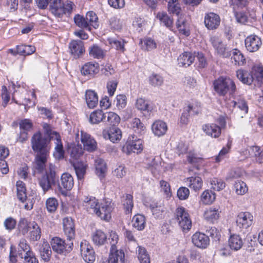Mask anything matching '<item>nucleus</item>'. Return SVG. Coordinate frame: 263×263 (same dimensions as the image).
<instances>
[{
    "mask_svg": "<svg viewBox=\"0 0 263 263\" xmlns=\"http://www.w3.org/2000/svg\"><path fill=\"white\" fill-rule=\"evenodd\" d=\"M32 222L28 221L25 218L20 219L18 223V229L19 232L24 236L28 234L31 228Z\"/></svg>",
    "mask_w": 263,
    "mask_h": 263,
    "instance_id": "f704fd0d",
    "label": "nucleus"
},
{
    "mask_svg": "<svg viewBox=\"0 0 263 263\" xmlns=\"http://www.w3.org/2000/svg\"><path fill=\"white\" fill-rule=\"evenodd\" d=\"M113 209L114 203L111 199H103L100 205V218L105 221H109L111 218Z\"/></svg>",
    "mask_w": 263,
    "mask_h": 263,
    "instance_id": "0eeeda50",
    "label": "nucleus"
},
{
    "mask_svg": "<svg viewBox=\"0 0 263 263\" xmlns=\"http://www.w3.org/2000/svg\"><path fill=\"white\" fill-rule=\"evenodd\" d=\"M220 23L219 16L213 12H210L205 14L204 17V24L209 30H213L218 28Z\"/></svg>",
    "mask_w": 263,
    "mask_h": 263,
    "instance_id": "f3484780",
    "label": "nucleus"
},
{
    "mask_svg": "<svg viewBox=\"0 0 263 263\" xmlns=\"http://www.w3.org/2000/svg\"><path fill=\"white\" fill-rule=\"evenodd\" d=\"M149 84L153 87H159L161 86L164 82L163 78L160 74L153 73L148 77Z\"/></svg>",
    "mask_w": 263,
    "mask_h": 263,
    "instance_id": "c9c22d12",
    "label": "nucleus"
},
{
    "mask_svg": "<svg viewBox=\"0 0 263 263\" xmlns=\"http://www.w3.org/2000/svg\"><path fill=\"white\" fill-rule=\"evenodd\" d=\"M114 176L118 178H123L126 174V168L123 164H118L112 172Z\"/></svg>",
    "mask_w": 263,
    "mask_h": 263,
    "instance_id": "5fc2aeb1",
    "label": "nucleus"
},
{
    "mask_svg": "<svg viewBox=\"0 0 263 263\" xmlns=\"http://www.w3.org/2000/svg\"><path fill=\"white\" fill-rule=\"evenodd\" d=\"M236 76L244 84L250 85L253 82V77H251V74L247 70H238L236 71Z\"/></svg>",
    "mask_w": 263,
    "mask_h": 263,
    "instance_id": "2f4dec72",
    "label": "nucleus"
},
{
    "mask_svg": "<svg viewBox=\"0 0 263 263\" xmlns=\"http://www.w3.org/2000/svg\"><path fill=\"white\" fill-rule=\"evenodd\" d=\"M74 20L76 24L80 28H87L89 27L90 25L88 20L79 14H77L74 17Z\"/></svg>",
    "mask_w": 263,
    "mask_h": 263,
    "instance_id": "603ef678",
    "label": "nucleus"
},
{
    "mask_svg": "<svg viewBox=\"0 0 263 263\" xmlns=\"http://www.w3.org/2000/svg\"><path fill=\"white\" fill-rule=\"evenodd\" d=\"M53 140H55V143L56 145L55 147V151L53 153L54 156L59 159H62L64 158V151L63 150V147L60 136H59L58 138H55Z\"/></svg>",
    "mask_w": 263,
    "mask_h": 263,
    "instance_id": "ea45409f",
    "label": "nucleus"
},
{
    "mask_svg": "<svg viewBox=\"0 0 263 263\" xmlns=\"http://www.w3.org/2000/svg\"><path fill=\"white\" fill-rule=\"evenodd\" d=\"M234 187L236 193L238 195H243L248 191V187L243 181H236L234 184Z\"/></svg>",
    "mask_w": 263,
    "mask_h": 263,
    "instance_id": "13d9d810",
    "label": "nucleus"
},
{
    "mask_svg": "<svg viewBox=\"0 0 263 263\" xmlns=\"http://www.w3.org/2000/svg\"><path fill=\"white\" fill-rule=\"evenodd\" d=\"M100 122L106 123L110 126H116L120 121V117L114 112H103L100 110Z\"/></svg>",
    "mask_w": 263,
    "mask_h": 263,
    "instance_id": "f8f14e48",
    "label": "nucleus"
},
{
    "mask_svg": "<svg viewBox=\"0 0 263 263\" xmlns=\"http://www.w3.org/2000/svg\"><path fill=\"white\" fill-rule=\"evenodd\" d=\"M67 151L70 157L75 160L78 159L83 153L81 146L74 144L69 145Z\"/></svg>",
    "mask_w": 263,
    "mask_h": 263,
    "instance_id": "7c9ffc66",
    "label": "nucleus"
},
{
    "mask_svg": "<svg viewBox=\"0 0 263 263\" xmlns=\"http://www.w3.org/2000/svg\"><path fill=\"white\" fill-rule=\"evenodd\" d=\"M195 54L190 52H184L178 58V64L180 66L187 67L191 65L194 61Z\"/></svg>",
    "mask_w": 263,
    "mask_h": 263,
    "instance_id": "4be33fe9",
    "label": "nucleus"
},
{
    "mask_svg": "<svg viewBox=\"0 0 263 263\" xmlns=\"http://www.w3.org/2000/svg\"><path fill=\"white\" fill-rule=\"evenodd\" d=\"M135 106L138 110L141 111H149L152 110L148 102L142 98L137 99Z\"/></svg>",
    "mask_w": 263,
    "mask_h": 263,
    "instance_id": "a18cd8bd",
    "label": "nucleus"
},
{
    "mask_svg": "<svg viewBox=\"0 0 263 263\" xmlns=\"http://www.w3.org/2000/svg\"><path fill=\"white\" fill-rule=\"evenodd\" d=\"M51 245L52 250L59 254H61L64 251L69 252L72 250L73 241H68L66 243L64 240L59 237H54L52 239Z\"/></svg>",
    "mask_w": 263,
    "mask_h": 263,
    "instance_id": "6e6552de",
    "label": "nucleus"
},
{
    "mask_svg": "<svg viewBox=\"0 0 263 263\" xmlns=\"http://www.w3.org/2000/svg\"><path fill=\"white\" fill-rule=\"evenodd\" d=\"M39 250L41 258L45 262L49 261L52 253L49 243L47 241H44L40 245Z\"/></svg>",
    "mask_w": 263,
    "mask_h": 263,
    "instance_id": "b1692460",
    "label": "nucleus"
},
{
    "mask_svg": "<svg viewBox=\"0 0 263 263\" xmlns=\"http://www.w3.org/2000/svg\"><path fill=\"white\" fill-rule=\"evenodd\" d=\"M81 140L83 144L84 149L88 152H93L97 147V143L88 134L81 131Z\"/></svg>",
    "mask_w": 263,
    "mask_h": 263,
    "instance_id": "2eb2a0df",
    "label": "nucleus"
},
{
    "mask_svg": "<svg viewBox=\"0 0 263 263\" xmlns=\"http://www.w3.org/2000/svg\"><path fill=\"white\" fill-rule=\"evenodd\" d=\"M142 48L145 50H151L156 48V43L155 41L150 37L145 38L141 40Z\"/></svg>",
    "mask_w": 263,
    "mask_h": 263,
    "instance_id": "c03bdc74",
    "label": "nucleus"
},
{
    "mask_svg": "<svg viewBox=\"0 0 263 263\" xmlns=\"http://www.w3.org/2000/svg\"><path fill=\"white\" fill-rule=\"evenodd\" d=\"M192 242L196 247L205 249L209 245L210 239L209 237L202 233H196L192 236Z\"/></svg>",
    "mask_w": 263,
    "mask_h": 263,
    "instance_id": "a211bd4d",
    "label": "nucleus"
},
{
    "mask_svg": "<svg viewBox=\"0 0 263 263\" xmlns=\"http://www.w3.org/2000/svg\"><path fill=\"white\" fill-rule=\"evenodd\" d=\"M124 200L123 201V209L126 214H129L132 213L134 206L133 197L130 194H126L123 197Z\"/></svg>",
    "mask_w": 263,
    "mask_h": 263,
    "instance_id": "58836bf2",
    "label": "nucleus"
},
{
    "mask_svg": "<svg viewBox=\"0 0 263 263\" xmlns=\"http://www.w3.org/2000/svg\"><path fill=\"white\" fill-rule=\"evenodd\" d=\"M32 150L36 155H49L50 150V140L40 132L33 134L31 139Z\"/></svg>",
    "mask_w": 263,
    "mask_h": 263,
    "instance_id": "f257e3e1",
    "label": "nucleus"
},
{
    "mask_svg": "<svg viewBox=\"0 0 263 263\" xmlns=\"http://www.w3.org/2000/svg\"><path fill=\"white\" fill-rule=\"evenodd\" d=\"M73 5L71 2L64 4L61 0H52L50 3V11L55 16L62 17L64 14L71 13Z\"/></svg>",
    "mask_w": 263,
    "mask_h": 263,
    "instance_id": "7ed1b4c3",
    "label": "nucleus"
},
{
    "mask_svg": "<svg viewBox=\"0 0 263 263\" xmlns=\"http://www.w3.org/2000/svg\"><path fill=\"white\" fill-rule=\"evenodd\" d=\"M69 50L70 53L74 58L81 57L85 52L84 43L80 40H73L69 43Z\"/></svg>",
    "mask_w": 263,
    "mask_h": 263,
    "instance_id": "4468645a",
    "label": "nucleus"
},
{
    "mask_svg": "<svg viewBox=\"0 0 263 263\" xmlns=\"http://www.w3.org/2000/svg\"><path fill=\"white\" fill-rule=\"evenodd\" d=\"M204 217L208 221L216 220L219 217L218 211L215 208H210L204 212Z\"/></svg>",
    "mask_w": 263,
    "mask_h": 263,
    "instance_id": "49530a36",
    "label": "nucleus"
},
{
    "mask_svg": "<svg viewBox=\"0 0 263 263\" xmlns=\"http://www.w3.org/2000/svg\"><path fill=\"white\" fill-rule=\"evenodd\" d=\"M143 149L142 141L134 135H131L124 147V149L127 150V153L130 154L132 152L138 154L140 153Z\"/></svg>",
    "mask_w": 263,
    "mask_h": 263,
    "instance_id": "1a4fd4ad",
    "label": "nucleus"
},
{
    "mask_svg": "<svg viewBox=\"0 0 263 263\" xmlns=\"http://www.w3.org/2000/svg\"><path fill=\"white\" fill-rule=\"evenodd\" d=\"M35 51L34 46L21 45L17 46V53L22 55H28L33 53Z\"/></svg>",
    "mask_w": 263,
    "mask_h": 263,
    "instance_id": "37998d69",
    "label": "nucleus"
},
{
    "mask_svg": "<svg viewBox=\"0 0 263 263\" xmlns=\"http://www.w3.org/2000/svg\"><path fill=\"white\" fill-rule=\"evenodd\" d=\"M58 180L55 171L50 170L39 178V183L44 193L51 189L52 186L55 185Z\"/></svg>",
    "mask_w": 263,
    "mask_h": 263,
    "instance_id": "20e7f679",
    "label": "nucleus"
},
{
    "mask_svg": "<svg viewBox=\"0 0 263 263\" xmlns=\"http://www.w3.org/2000/svg\"><path fill=\"white\" fill-rule=\"evenodd\" d=\"M175 218L183 230H188L191 229L192 222L189 213L183 207L181 206L176 209Z\"/></svg>",
    "mask_w": 263,
    "mask_h": 263,
    "instance_id": "423d86ee",
    "label": "nucleus"
},
{
    "mask_svg": "<svg viewBox=\"0 0 263 263\" xmlns=\"http://www.w3.org/2000/svg\"><path fill=\"white\" fill-rule=\"evenodd\" d=\"M243 245V242L239 235H231L229 240V246L235 251L239 250Z\"/></svg>",
    "mask_w": 263,
    "mask_h": 263,
    "instance_id": "473e14b6",
    "label": "nucleus"
},
{
    "mask_svg": "<svg viewBox=\"0 0 263 263\" xmlns=\"http://www.w3.org/2000/svg\"><path fill=\"white\" fill-rule=\"evenodd\" d=\"M153 134L157 137L164 135L167 130V126L165 122L161 120H157L152 125Z\"/></svg>",
    "mask_w": 263,
    "mask_h": 263,
    "instance_id": "aec40b11",
    "label": "nucleus"
},
{
    "mask_svg": "<svg viewBox=\"0 0 263 263\" xmlns=\"http://www.w3.org/2000/svg\"><path fill=\"white\" fill-rule=\"evenodd\" d=\"M251 76L253 77V82L257 81V84L260 85L263 80L262 67L259 65L254 66Z\"/></svg>",
    "mask_w": 263,
    "mask_h": 263,
    "instance_id": "72a5a7b5",
    "label": "nucleus"
},
{
    "mask_svg": "<svg viewBox=\"0 0 263 263\" xmlns=\"http://www.w3.org/2000/svg\"><path fill=\"white\" fill-rule=\"evenodd\" d=\"M214 90L220 96H224L228 92L233 94L236 90L234 82L229 77H220L213 82Z\"/></svg>",
    "mask_w": 263,
    "mask_h": 263,
    "instance_id": "f03ea898",
    "label": "nucleus"
},
{
    "mask_svg": "<svg viewBox=\"0 0 263 263\" xmlns=\"http://www.w3.org/2000/svg\"><path fill=\"white\" fill-rule=\"evenodd\" d=\"M98 64L91 62L86 63L81 68V73L84 76H93L98 71Z\"/></svg>",
    "mask_w": 263,
    "mask_h": 263,
    "instance_id": "5701e85b",
    "label": "nucleus"
},
{
    "mask_svg": "<svg viewBox=\"0 0 263 263\" xmlns=\"http://www.w3.org/2000/svg\"><path fill=\"white\" fill-rule=\"evenodd\" d=\"M43 128L45 133L48 136V137L50 140H53L55 138H58L60 135L56 132L52 131L51 127L47 124H44L43 125Z\"/></svg>",
    "mask_w": 263,
    "mask_h": 263,
    "instance_id": "0e129e2a",
    "label": "nucleus"
},
{
    "mask_svg": "<svg viewBox=\"0 0 263 263\" xmlns=\"http://www.w3.org/2000/svg\"><path fill=\"white\" fill-rule=\"evenodd\" d=\"M262 42L260 37L255 35H251L245 40V46L250 52H255L260 47Z\"/></svg>",
    "mask_w": 263,
    "mask_h": 263,
    "instance_id": "dca6fc26",
    "label": "nucleus"
},
{
    "mask_svg": "<svg viewBox=\"0 0 263 263\" xmlns=\"http://www.w3.org/2000/svg\"><path fill=\"white\" fill-rule=\"evenodd\" d=\"M124 253L122 250L110 249L108 258V263H123L124 261Z\"/></svg>",
    "mask_w": 263,
    "mask_h": 263,
    "instance_id": "412c9836",
    "label": "nucleus"
},
{
    "mask_svg": "<svg viewBox=\"0 0 263 263\" xmlns=\"http://www.w3.org/2000/svg\"><path fill=\"white\" fill-rule=\"evenodd\" d=\"M185 182L190 188L195 191L199 190L202 185V180L198 176L188 177L186 179Z\"/></svg>",
    "mask_w": 263,
    "mask_h": 263,
    "instance_id": "bb28decb",
    "label": "nucleus"
},
{
    "mask_svg": "<svg viewBox=\"0 0 263 263\" xmlns=\"http://www.w3.org/2000/svg\"><path fill=\"white\" fill-rule=\"evenodd\" d=\"M202 129L206 135L215 138L218 137L221 132L220 127L214 123L204 124Z\"/></svg>",
    "mask_w": 263,
    "mask_h": 263,
    "instance_id": "6ab92c4d",
    "label": "nucleus"
},
{
    "mask_svg": "<svg viewBox=\"0 0 263 263\" xmlns=\"http://www.w3.org/2000/svg\"><path fill=\"white\" fill-rule=\"evenodd\" d=\"M231 103L233 107L237 106L238 107L246 114L248 111V107L246 101L243 99H238L237 101H233Z\"/></svg>",
    "mask_w": 263,
    "mask_h": 263,
    "instance_id": "e2e57ef3",
    "label": "nucleus"
},
{
    "mask_svg": "<svg viewBox=\"0 0 263 263\" xmlns=\"http://www.w3.org/2000/svg\"><path fill=\"white\" fill-rule=\"evenodd\" d=\"M102 136L105 139L116 143L121 140L122 132L116 126H110L103 130Z\"/></svg>",
    "mask_w": 263,
    "mask_h": 263,
    "instance_id": "9d476101",
    "label": "nucleus"
},
{
    "mask_svg": "<svg viewBox=\"0 0 263 263\" xmlns=\"http://www.w3.org/2000/svg\"><path fill=\"white\" fill-rule=\"evenodd\" d=\"M157 18L166 27L171 29L173 24V19L164 12H159L157 14Z\"/></svg>",
    "mask_w": 263,
    "mask_h": 263,
    "instance_id": "e433bc0d",
    "label": "nucleus"
},
{
    "mask_svg": "<svg viewBox=\"0 0 263 263\" xmlns=\"http://www.w3.org/2000/svg\"><path fill=\"white\" fill-rule=\"evenodd\" d=\"M145 218L143 215H135L132 219V225L139 231L143 230L145 227Z\"/></svg>",
    "mask_w": 263,
    "mask_h": 263,
    "instance_id": "c85d7f7f",
    "label": "nucleus"
},
{
    "mask_svg": "<svg viewBox=\"0 0 263 263\" xmlns=\"http://www.w3.org/2000/svg\"><path fill=\"white\" fill-rule=\"evenodd\" d=\"M236 221L240 229H247L252 224L253 216L248 212H241L237 215Z\"/></svg>",
    "mask_w": 263,
    "mask_h": 263,
    "instance_id": "9b49d317",
    "label": "nucleus"
},
{
    "mask_svg": "<svg viewBox=\"0 0 263 263\" xmlns=\"http://www.w3.org/2000/svg\"><path fill=\"white\" fill-rule=\"evenodd\" d=\"M147 168L151 170L153 174L157 172L160 168V165L156 161V158L154 156L146 157Z\"/></svg>",
    "mask_w": 263,
    "mask_h": 263,
    "instance_id": "79ce46f5",
    "label": "nucleus"
},
{
    "mask_svg": "<svg viewBox=\"0 0 263 263\" xmlns=\"http://www.w3.org/2000/svg\"><path fill=\"white\" fill-rule=\"evenodd\" d=\"M90 249H93L88 241L83 240L80 243V251L82 257L86 258V254L90 252Z\"/></svg>",
    "mask_w": 263,
    "mask_h": 263,
    "instance_id": "052dcab7",
    "label": "nucleus"
},
{
    "mask_svg": "<svg viewBox=\"0 0 263 263\" xmlns=\"http://www.w3.org/2000/svg\"><path fill=\"white\" fill-rule=\"evenodd\" d=\"M31 251L30 246L27 243L26 240L25 239H22L20 240L18 246V255L20 257H23L24 253H26Z\"/></svg>",
    "mask_w": 263,
    "mask_h": 263,
    "instance_id": "de8ad7c7",
    "label": "nucleus"
},
{
    "mask_svg": "<svg viewBox=\"0 0 263 263\" xmlns=\"http://www.w3.org/2000/svg\"><path fill=\"white\" fill-rule=\"evenodd\" d=\"M59 203L58 200L53 197L49 198L47 199L46 202V206L47 210L49 213H53L54 212L58 206Z\"/></svg>",
    "mask_w": 263,
    "mask_h": 263,
    "instance_id": "8fccbe9b",
    "label": "nucleus"
},
{
    "mask_svg": "<svg viewBox=\"0 0 263 263\" xmlns=\"http://www.w3.org/2000/svg\"><path fill=\"white\" fill-rule=\"evenodd\" d=\"M73 167L79 180H82L84 178L86 173V167L82 163H77L73 165Z\"/></svg>",
    "mask_w": 263,
    "mask_h": 263,
    "instance_id": "3c124183",
    "label": "nucleus"
},
{
    "mask_svg": "<svg viewBox=\"0 0 263 263\" xmlns=\"http://www.w3.org/2000/svg\"><path fill=\"white\" fill-rule=\"evenodd\" d=\"M249 154L251 157H255L256 161L259 163L258 159L262 154V151L260 152V148L257 146H253L250 147Z\"/></svg>",
    "mask_w": 263,
    "mask_h": 263,
    "instance_id": "338daca9",
    "label": "nucleus"
},
{
    "mask_svg": "<svg viewBox=\"0 0 263 263\" xmlns=\"http://www.w3.org/2000/svg\"><path fill=\"white\" fill-rule=\"evenodd\" d=\"M136 251L140 263L151 262L149 256L144 247L138 246Z\"/></svg>",
    "mask_w": 263,
    "mask_h": 263,
    "instance_id": "a19ab883",
    "label": "nucleus"
},
{
    "mask_svg": "<svg viewBox=\"0 0 263 263\" xmlns=\"http://www.w3.org/2000/svg\"><path fill=\"white\" fill-rule=\"evenodd\" d=\"M210 42L218 55L223 58H228L231 55L230 51L227 45L218 36H212L210 39Z\"/></svg>",
    "mask_w": 263,
    "mask_h": 263,
    "instance_id": "39448f33",
    "label": "nucleus"
},
{
    "mask_svg": "<svg viewBox=\"0 0 263 263\" xmlns=\"http://www.w3.org/2000/svg\"><path fill=\"white\" fill-rule=\"evenodd\" d=\"M23 258L24 263H38V260L35 257V254L31 250L23 255Z\"/></svg>",
    "mask_w": 263,
    "mask_h": 263,
    "instance_id": "4d7b16f0",
    "label": "nucleus"
},
{
    "mask_svg": "<svg viewBox=\"0 0 263 263\" xmlns=\"http://www.w3.org/2000/svg\"><path fill=\"white\" fill-rule=\"evenodd\" d=\"M211 185L214 190L219 191L225 187L226 183L221 179L214 178L211 181Z\"/></svg>",
    "mask_w": 263,
    "mask_h": 263,
    "instance_id": "6e6d98bb",
    "label": "nucleus"
},
{
    "mask_svg": "<svg viewBox=\"0 0 263 263\" xmlns=\"http://www.w3.org/2000/svg\"><path fill=\"white\" fill-rule=\"evenodd\" d=\"M17 197L22 202L27 200L26 189L25 183L22 181H17L16 183Z\"/></svg>",
    "mask_w": 263,
    "mask_h": 263,
    "instance_id": "c756f323",
    "label": "nucleus"
},
{
    "mask_svg": "<svg viewBox=\"0 0 263 263\" xmlns=\"http://www.w3.org/2000/svg\"><path fill=\"white\" fill-rule=\"evenodd\" d=\"M86 18L88 20L89 25L95 28H97L99 26L97 23V20L98 19V16L93 11H88L86 13Z\"/></svg>",
    "mask_w": 263,
    "mask_h": 263,
    "instance_id": "864d4df0",
    "label": "nucleus"
},
{
    "mask_svg": "<svg viewBox=\"0 0 263 263\" xmlns=\"http://www.w3.org/2000/svg\"><path fill=\"white\" fill-rule=\"evenodd\" d=\"M131 127L137 133L142 134L145 127L139 118H134L131 122Z\"/></svg>",
    "mask_w": 263,
    "mask_h": 263,
    "instance_id": "09e8293b",
    "label": "nucleus"
},
{
    "mask_svg": "<svg viewBox=\"0 0 263 263\" xmlns=\"http://www.w3.org/2000/svg\"><path fill=\"white\" fill-rule=\"evenodd\" d=\"M215 199L214 195H212L211 192L205 191L201 196V200L205 204H209L212 203Z\"/></svg>",
    "mask_w": 263,
    "mask_h": 263,
    "instance_id": "bf43d9fd",
    "label": "nucleus"
},
{
    "mask_svg": "<svg viewBox=\"0 0 263 263\" xmlns=\"http://www.w3.org/2000/svg\"><path fill=\"white\" fill-rule=\"evenodd\" d=\"M20 128L21 130H25L28 132L32 127V123L31 121L28 119L22 120L20 123Z\"/></svg>",
    "mask_w": 263,
    "mask_h": 263,
    "instance_id": "774afa93",
    "label": "nucleus"
},
{
    "mask_svg": "<svg viewBox=\"0 0 263 263\" xmlns=\"http://www.w3.org/2000/svg\"><path fill=\"white\" fill-rule=\"evenodd\" d=\"M232 59L235 61V64L242 65L245 62L246 59L240 51L235 49L233 51Z\"/></svg>",
    "mask_w": 263,
    "mask_h": 263,
    "instance_id": "680f3d73",
    "label": "nucleus"
},
{
    "mask_svg": "<svg viewBox=\"0 0 263 263\" xmlns=\"http://www.w3.org/2000/svg\"><path fill=\"white\" fill-rule=\"evenodd\" d=\"M16 224V220L12 217L7 218L4 221V226L5 229L9 231H11L14 229Z\"/></svg>",
    "mask_w": 263,
    "mask_h": 263,
    "instance_id": "69168bd1",
    "label": "nucleus"
},
{
    "mask_svg": "<svg viewBox=\"0 0 263 263\" xmlns=\"http://www.w3.org/2000/svg\"><path fill=\"white\" fill-rule=\"evenodd\" d=\"M167 3V9L170 13L179 15L181 12V8L178 0H164Z\"/></svg>",
    "mask_w": 263,
    "mask_h": 263,
    "instance_id": "4c0bfd02",
    "label": "nucleus"
},
{
    "mask_svg": "<svg viewBox=\"0 0 263 263\" xmlns=\"http://www.w3.org/2000/svg\"><path fill=\"white\" fill-rule=\"evenodd\" d=\"M74 182L72 176L69 173H64L61 177V185L59 186L61 190L62 186L66 191H70L73 186Z\"/></svg>",
    "mask_w": 263,
    "mask_h": 263,
    "instance_id": "a878e982",
    "label": "nucleus"
},
{
    "mask_svg": "<svg viewBox=\"0 0 263 263\" xmlns=\"http://www.w3.org/2000/svg\"><path fill=\"white\" fill-rule=\"evenodd\" d=\"M31 228L29 231V239L32 241H37L40 240L42 235L41 229L38 224L35 222H32Z\"/></svg>",
    "mask_w": 263,
    "mask_h": 263,
    "instance_id": "393cba45",
    "label": "nucleus"
},
{
    "mask_svg": "<svg viewBox=\"0 0 263 263\" xmlns=\"http://www.w3.org/2000/svg\"><path fill=\"white\" fill-rule=\"evenodd\" d=\"M98 200L93 196H84L83 205L91 214H98L99 212Z\"/></svg>",
    "mask_w": 263,
    "mask_h": 263,
    "instance_id": "ddd939ff",
    "label": "nucleus"
},
{
    "mask_svg": "<svg viewBox=\"0 0 263 263\" xmlns=\"http://www.w3.org/2000/svg\"><path fill=\"white\" fill-rule=\"evenodd\" d=\"M49 155H36L35 158V168L39 173L42 172L45 168L47 157Z\"/></svg>",
    "mask_w": 263,
    "mask_h": 263,
    "instance_id": "cd10ccee",
    "label": "nucleus"
}]
</instances>
